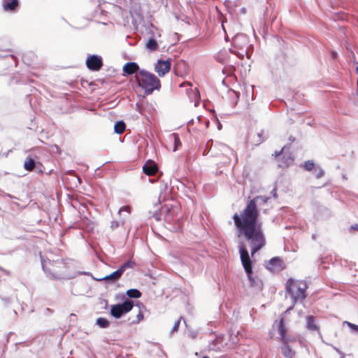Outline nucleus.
<instances>
[{"instance_id": "f257e3e1", "label": "nucleus", "mask_w": 358, "mask_h": 358, "mask_svg": "<svg viewBox=\"0 0 358 358\" xmlns=\"http://www.w3.org/2000/svg\"><path fill=\"white\" fill-rule=\"evenodd\" d=\"M257 198L250 200L240 214L235 213L233 216L238 236H243L248 241L252 257L266 243L262 224L258 222L259 213L256 204Z\"/></svg>"}, {"instance_id": "f03ea898", "label": "nucleus", "mask_w": 358, "mask_h": 358, "mask_svg": "<svg viewBox=\"0 0 358 358\" xmlns=\"http://www.w3.org/2000/svg\"><path fill=\"white\" fill-rule=\"evenodd\" d=\"M308 285L305 280L289 278L285 284L286 292L294 303L302 302L306 298Z\"/></svg>"}, {"instance_id": "7ed1b4c3", "label": "nucleus", "mask_w": 358, "mask_h": 358, "mask_svg": "<svg viewBox=\"0 0 358 358\" xmlns=\"http://www.w3.org/2000/svg\"><path fill=\"white\" fill-rule=\"evenodd\" d=\"M44 271L52 278L59 279L66 271V264L61 257L44 259L42 262Z\"/></svg>"}, {"instance_id": "20e7f679", "label": "nucleus", "mask_w": 358, "mask_h": 358, "mask_svg": "<svg viewBox=\"0 0 358 358\" xmlns=\"http://www.w3.org/2000/svg\"><path fill=\"white\" fill-rule=\"evenodd\" d=\"M135 77L138 85L147 94H150L155 90H159L161 87L160 80L154 74L147 71H139L138 74Z\"/></svg>"}, {"instance_id": "39448f33", "label": "nucleus", "mask_w": 358, "mask_h": 358, "mask_svg": "<svg viewBox=\"0 0 358 358\" xmlns=\"http://www.w3.org/2000/svg\"><path fill=\"white\" fill-rule=\"evenodd\" d=\"M210 150L215 152V156L219 159L220 163L227 166L234 162H238V157L235 151L225 144L220 145L217 148H211Z\"/></svg>"}, {"instance_id": "423d86ee", "label": "nucleus", "mask_w": 358, "mask_h": 358, "mask_svg": "<svg viewBox=\"0 0 358 358\" xmlns=\"http://www.w3.org/2000/svg\"><path fill=\"white\" fill-rule=\"evenodd\" d=\"M241 261L244 268V270L250 281H254L252 278V262L249 256V253L245 246L241 243L238 245Z\"/></svg>"}, {"instance_id": "0eeeda50", "label": "nucleus", "mask_w": 358, "mask_h": 358, "mask_svg": "<svg viewBox=\"0 0 358 358\" xmlns=\"http://www.w3.org/2000/svg\"><path fill=\"white\" fill-rule=\"evenodd\" d=\"M134 307L132 301L127 300L122 303L112 306L110 314L115 318H120L122 315L129 312Z\"/></svg>"}, {"instance_id": "6e6552de", "label": "nucleus", "mask_w": 358, "mask_h": 358, "mask_svg": "<svg viewBox=\"0 0 358 358\" xmlns=\"http://www.w3.org/2000/svg\"><path fill=\"white\" fill-rule=\"evenodd\" d=\"M135 264H135V262L134 261L129 260V261L125 262L124 264H123L122 265H121L120 266V268L117 271L113 272L110 275H108L105 276L101 280H117L120 278V277L122 276L123 273L126 271V269H127V268H133L134 267Z\"/></svg>"}, {"instance_id": "1a4fd4ad", "label": "nucleus", "mask_w": 358, "mask_h": 358, "mask_svg": "<svg viewBox=\"0 0 358 358\" xmlns=\"http://www.w3.org/2000/svg\"><path fill=\"white\" fill-rule=\"evenodd\" d=\"M278 331L280 335L279 339L281 343L294 342L296 341V338L288 334V331L283 318H281L278 323Z\"/></svg>"}, {"instance_id": "9d476101", "label": "nucleus", "mask_w": 358, "mask_h": 358, "mask_svg": "<svg viewBox=\"0 0 358 358\" xmlns=\"http://www.w3.org/2000/svg\"><path fill=\"white\" fill-rule=\"evenodd\" d=\"M266 268L272 272H279L285 268V264L282 258L275 257L266 263Z\"/></svg>"}, {"instance_id": "9b49d317", "label": "nucleus", "mask_w": 358, "mask_h": 358, "mask_svg": "<svg viewBox=\"0 0 358 358\" xmlns=\"http://www.w3.org/2000/svg\"><path fill=\"white\" fill-rule=\"evenodd\" d=\"M86 66L91 71H98L103 66L102 59L97 55H90L86 59Z\"/></svg>"}, {"instance_id": "f8f14e48", "label": "nucleus", "mask_w": 358, "mask_h": 358, "mask_svg": "<svg viewBox=\"0 0 358 358\" xmlns=\"http://www.w3.org/2000/svg\"><path fill=\"white\" fill-rule=\"evenodd\" d=\"M171 62L169 60H158L155 66V71L160 77L164 76L171 70Z\"/></svg>"}, {"instance_id": "ddd939ff", "label": "nucleus", "mask_w": 358, "mask_h": 358, "mask_svg": "<svg viewBox=\"0 0 358 358\" xmlns=\"http://www.w3.org/2000/svg\"><path fill=\"white\" fill-rule=\"evenodd\" d=\"M143 171L145 175L148 176H152L157 173L158 167L155 163L152 162H146L143 166Z\"/></svg>"}, {"instance_id": "4468645a", "label": "nucleus", "mask_w": 358, "mask_h": 358, "mask_svg": "<svg viewBox=\"0 0 358 358\" xmlns=\"http://www.w3.org/2000/svg\"><path fill=\"white\" fill-rule=\"evenodd\" d=\"M139 70L138 65L135 62H128L123 66V71L129 75L134 74Z\"/></svg>"}, {"instance_id": "2eb2a0df", "label": "nucleus", "mask_w": 358, "mask_h": 358, "mask_svg": "<svg viewBox=\"0 0 358 358\" xmlns=\"http://www.w3.org/2000/svg\"><path fill=\"white\" fill-rule=\"evenodd\" d=\"M289 343L290 342L282 343V346L281 348L282 353L287 358H293V357L295 354V352L291 349V348L289 345Z\"/></svg>"}, {"instance_id": "dca6fc26", "label": "nucleus", "mask_w": 358, "mask_h": 358, "mask_svg": "<svg viewBox=\"0 0 358 358\" xmlns=\"http://www.w3.org/2000/svg\"><path fill=\"white\" fill-rule=\"evenodd\" d=\"M19 6L18 0H11L10 2L4 3L3 8L4 10H15Z\"/></svg>"}, {"instance_id": "f3484780", "label": "nucleus", "mask_w": 358, "mask_h": 358, "mask_svg": "<svg viewBox=\"0 0 358 358\" xmlns=\"http://www.w3.org/2000/svg\"><path fill=\"white\" fill-rule=\"evenodd\" d=\"M35 160L31 157H27L24 162V168L28 171H31L35 168Z\"/></svg>"}, {"instance_id": "a211bd4d", "label": "nucleus", "mask_w": 358, "mask_h": 358, "mask_svg": "<svg viewBox=\"0 0 358 358\" xmlns=\"http://www.w3.org/2000/svg\"><path fill=\"white\" fill-rule=\"evenodd\" d=\"M126 124L123 121H118L114 126V131L118 134H122L124 132Z\"/></svg>"}, {"instance_id": "6ab92c4d", "label": "nucleus", "mask_w": 358, "mask_h": 358, "mask_svg": "<svg viewBox=\"0 0 358 358\" xmlns=\"http://www.w3.org/2000/svg\"><path fill=\"white\" fill-rule=\"evenodd\" d=\"M145 47L150 51H155L158 49V44L154 38H150L146 43Z\"/></svg>"}, {"instance_id": "aec40b11", "label": "nucleus", "mask_w": 358, "mask_h": 358, "mask_svg": "<svg viewBox=\"0 0 358 358\" xmlns=\"http://www.w3.org/2000/svg\"><path fill=\"white\" fill-rule=\"evenodd\" d=\"M170 138L174 141V148L173 151H176L182 145L181 141L180 140L179 136L176 133H173L171 135Z\"/></svg>"}, {"instance_id": "412c9836", "label": "nucleus", "mask_w": 358, "mask_h": 358, "mask_svg": "<svg viewBox=\"0 0 358 358\" xmlns=\"http://www.w3.org/2000/svg\"><path fill=\"white\" fill-rule=\"evenodd\" d=\"M307 327L311 331L317 329V327L315 324V318L313 316L307 317Z\"/></svg>"}, {"instance_id": "4be33fe9", "label": "nucleus", "mask_w": 358, "mask_h": 358, "mask_svg": "<svg viewBox=\"0 0 358 358\" xmlns=\"http://www.w3.org/2000/svg\"><path fill=\"white\" fill-rule=\"evenodd\" d=\"M127 295L130 298L137 299L141 296V292L136 289H130L127 291Z\"/></svg>"}, {"instance_id": "5701e85b", "label": "nucleus", "mask_w": 358, "mask_h": 358, "mask_svg": "<svg viewBox=\"0 0 358 358\" xmlns=\"http://www.w3.org/2000/svg\"><path fill=\"white\" fill-rule=\"evenodd\" d=\"M96 323L97 325H99L101 328H106L110 324L109 321L107 319L103 318V317H99L96 320Z\"/></svg>"}, {"instance_id": "b1692460", "label": "nucleus", "mask_w": 358, "mask_h": 358, "mask_svg": "<svg viewBox=\"0 0 358 358\" xmlns=\"http://www.w3.org/2000/svg\"><path fill=\"white\" fill-rule=\"evenodd\" d=\"M303 167L307 171H311L315 167V164L313 161L308 160V161L305 162Z\"/></svg>"}, {"instance_id": "393cba45", "label": "nucleus", "mask_w": 358, "mask_h": 358, "mask_svg": "<svg viewBox=\"0 0 358 358\" xmlns=\"http://www.w3.org/2000/svg\"><path fill=\"white\" fill-rule=\"evenodd\" d=\"M143 313L141 310H139L136 315V319L131 321V324H138L143 320Z\"/></svg>"}, {"instance_id": "a878e982", "label": "nucleus", "mask_w": 358, "mask_h": 358, "mask_svg": "<svg viewBox=\"0 0 358 358\" xmlns=\"http://www.w3.org/2000/svg\"><path fill=\"white\" fill-rule=\"evenodd\" d=\"M345 323L352 329L358 331V325L352 324L349 322H345Z\"/></svg>"}, {"instance_id": "bb28decb", "label": "nucleus", "mask_w": 358, "mask_h": 358, "mask_svg": "<svg viewBox=\"0 0 358 358\" xmlns=\"http://www.w3.org/2000/svg\"><path fill=\"white\" fill-rule=\"evenodd\" d=\"M122 211H126L128 213H130V212H131V207L129 206H122V208H120L119 213H121Z\"/></svg>"}, {"instance_id": "cd10ccee", "label": "nucleus", "mask_w": 358, "mask_h": 358, "mask_svg": "<svg viewBox=\"0 0 358 358\" xmlns=\"http://www.w3.org/2000/svg\"><path fill=\"white\" fill-rule=\"evenodd\" d=\"M120 224L117 221H112L110 223L111 229L114 230L119 227Z\"/></svg>"}, {"instance_id": "c85d7f7f", "label": "nucleus", "mask_w": 358, "mask_h": 358, "mask_svg": "<svg viewBox=\"0 0 358 358\" xmlns=\"http://www.w3.org/2000/svg\"><path fill=\"white\" fill-rule=\"evenodd\" d=\"M180 320H178L175 322L174 325H173V327L172 329V331H177L179 329V327H180Z\"/></svg>"}, {"instance_id": "c756f323", "label": "nucleus", "mask_w": 358, "mask_h": 358, "mask_svg": "<svg viewBox=\"0 0 358 358\" xmlns=\"http://www.w3.org/2000/svg\"><path fill=\"white\" fill-rule=\"evenodd\" d=\"M324 171H322V170L320 169V170L317 172V173H316V178H322V176H324Z\"/></svg>"}, {"instance_id": "7c9ffc66", "label": "nucleus", "mask_w": 358, "mask_h": 358, "mask_svg": "<svg viewBox=\"0 0 358 358\" xmlns=\"http://www.w3.org/2000/svg\"><path fill=\"white\" fill-rule=\"evenodd\" d=\"M351 229L358 231V224H353L350 227Z\"/></svg>"}, {"instance_id": "2f4dec72", "label": "nucleus", "mask_w": 358, "mask_h": 358, "mask_svg": "<svg viewBox=\"0 0 358 358\" xmlns=\"http://www.w3.org/2000/svg\"><path fill=\"white\" fill-rule=\"evenodd\" d=\"M0 270L3 271L7 275H9L10 274V272L8 271H6L5 269H3V268L0 267Z\"/></svg>"}, {"instance_id": "473e14b6", "label": "nucleus", "mask_w": 358, "mask_h": 358, "mask_svg": "<svg viewBox=\"0 0 358 358\" xmlns=\"http://www.w3.org/2000/svg\"><path fill=\"white\" fill-rule=\"evenodd\" d=\"M282 151H280V152H275V155L277 157V156H279L280 154H281Z\"/></svg>"}, {"instance_id": "72a5a7b5", "label": "nucleus", "mask_w": 358, "mask_h": 358, "mask_svg": "<svg viewBox=\"0 0 358 358\" xmlns=\"http://www.w3.org/2000/svg\"><path fill=\"white\" fill-rule=\"evenodd\" d=\"M356 71H357V73H358V67H357V69H356Z\"/></svg>"}, {"instance_id": "f704fd0d", "label": "nucleus", "mask_w": 358, "mask_h": 358, "mask_svg": "<svg viewBox=\"0 0 358 358\" xmlns=\"http://www.w3.org/2000/svg\"><path fill=\"white\" fill-rule=\"evenodd\" d=\"M203 358H209V357L207 356H204Z\"/></svg>"}]
</instances>
